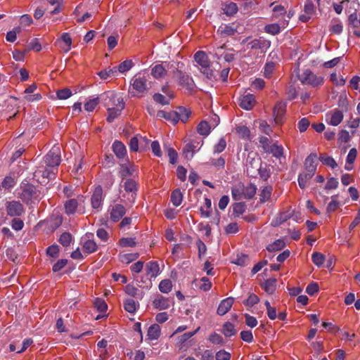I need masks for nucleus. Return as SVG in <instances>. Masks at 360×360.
Instances as JSON below:
<instances>
[{
	"label": "nucleus",
	"instance_id": "f257e3e1",
	"mask_svg": "<svg viewBox=\"0 0 360 360\" xmlns=\"http://www.w3.org/2000/svg\"><path fill=\"white\" fill-rule=\"evenodd\" d=\"M106 96L112 103L111 105H115L108 108V115L107 117V121L108 122H112L120 115L122 110L124 108V103L123 102V99L120 97H117L116 94L114 92L107 93Z\"/></svg>",
	"mask_w": 360,
	"mask_h": 360
},
{
	"label": "nucleus",
	"instance_id": "de8ad7c7",
	"mask_svg": "<svg viewBox=\"0 0 360 360\" xmlns=\"http://www.w3.org/2000/svg\"><path fill=\"white\" fill-rule=\"evenodd\" d=\"M58 172V168L48 167L42 172L44 178L52 179L55 178V174Z\"/></svg>",
	"mask_w": 360,
	"mask_h": 360
},
{
	"label": "nucleus",
	"instance_id": "09e8293b",
	"mask_svg": "<svg viewBox=\"0 0 360 360\" xmlns=\"http://www.w3.org/2000/svg\"><path fill=\"white\" fill-rule=\"evenodd\" d=\"M218 31H219L221 34L224 36L233 35L236 32V30L234 28L229 25H224V27L221 26L219 28Z\"/></svg>",
	"mask_w": 360,
	"mask_h": 360
},
{
	"label": "nucleus",
	"instance_id": "603ef678",
	"mask_svg": "<svg viewBox=\"0 0 360 360\" xmlns=\"http://www.w3.org/2000/svg\"><path fill=\"white\" fill-rule=\"evenodd\" d=\"M98 102L99 98L98 97L91 99L84 104V109L89 112L93 111L96 106L98 105Z\"/></svg>",
	"mask_w": 360,
	"mask_h": 360
},
{
	"label": "nucleus",
	"instance_id": "5701e85b",
	"mask_svg": "<svg viewBox=\"0 0 360 360\" xmlns=\"http://www.w3.org/2000/svg\"><path fill=\"white\" fill-rule=\"evenodd\" d=\"M166 74L167 70L162 64L155 65L151 70V75L156 79L163 77Z\"/></svg>",
	"mask_w": 360,
	"mask_h": 360
},
{
	"label": "nucleus",
	"instance_id": "423d86ee",
	"mask_svg": "<svg viewBox=\"0 0 360 360\" xmlns=\"http://www.w3.org/2000/svg\"><path fill=\"white\" fill-rule=\"evenodd\" d=\"M24 212L23 205L18 201L13 200L7 202L6 212L11 217H19Z\"/></svg>",
	"mask_w": 360,
	"mask_h": 360
},
{
	"label": "nucleus",
	"instance_id": "4be33fe9",
	"mask_svg": "<svg viewBox=\"0 0 360 360\" xmlns=\"http://www.w3.org/2000/svg\"><path fill=\"white\" fill-rule=\"evenodd\" d=\"M221 333L227 338L235 335L237 330L235 328L234 325L231 322H225L223 325Z\"/></svg>",
	"mask_w": 360,
	"mask_h": 360
},
{
	"label": "nucleus",
	"instance_id": "a878e982",
	"mask_svg": "<svg viewBox=\"0 0 360 360\" xmlns=\"http://www.w3.org/2000/svg\"><path fill=\"white\" fill-rule=\"evenodd\" d=\"M343 113L339 110H335L331 115L330 124L338 126L343 120Z\"/></svg>",
	"mask_w": 360,
	"mask_h": 360
},
{
	"label": "nucleus",
	"instance_id": "774afa93",
	"mask_svg": "<svg viewBox=\"0 0 360 360\" xmlns=\"http://www.w3.org/2000/svg\"><path fill=\"white\" fill-rule=\"evenodd\" d=\"M231 354L225 350H220L216 354V360H230Z\"/></svg>",
	"mask_w": 360,
	"mask_h": 360
},
{
	"label": "nucleus",
	"instance_id": "69168bd1",
	"mask_svg": "<svg viewBox=\"0 0 360 360\" xmlns=\"http://www.w3.org/2000/svg\"><path fill=\"white\" fill-rule=\"evenodd\" d=\"M153 99L155 102L160 103L162 105H169V99L166 98L165 96L160 94H155L153 95Z\"/></svg>",
	"mask_w": 360,
	"mask_h": 360
},
{
	"label": "nucleus",
	"instance_id": "bf43d9fd",
	"mask_svg": "<svg viewBox=\"0 0 360 360\" xmlns=\"http://www.w3.org/2000/svg\"><path fill=\"white\" fill-rule=\"evenodd\" d=\"M286 94L288 95V98L289 100H292L295 98H296L297 91V87L295 86V84H290L288 86Z\"/></svg>",
	"mask_w": 360,
	"mask_h": 360
},
{
	"label": "nucleus",
	"instance_id": "b1692460",
	"mask_svg": "<svg viewBox=\"0 0 360 360\" xmlns=\"http://www.w3.org/2000/svg\"><path fill=\"white\" fill-rule=\"evenodd\" d=\"M183 199V195L180 191V189L176 188L172 191L170 197V200L172 204L177 207L181 205Z\"/></svg>",
	"mask_w": 360,
	"mask_h": 360
},
{
	"label": "nucleus",
	"instance_id": "dca6fc26",
	"mask_svg": "<svg viewBox=\"0 0 360 360\" xmlns=\"http://www.w3.org/2000/svg\"><path fill=\"white\" fill-rule=\"evenodd\" d=\"M194 59L202 68H206L210 65L207 56L204 51H198L196 52L194 55Z\"/></svg>",
	"mask_w": 360,
	"mask_h": 360
},
{
	"label": "nucleus",
	"instance_id": "5fc2aeb1",
	"mask_svg": "<svg viewBox=\"0 0 360 360\" xmlns=\"http://www.w3.org/2000/svg\"><path fill=\"white\" fill-rule=\"evenodd\" d=\"M21 29L20 27L14 28L13 30L9 31L6 34V40L10 42H14L16 39V35L20 33Z\"/></svg>",
	"mask_w": 360,
	"mask_h": 360
},
{
	"label": "nucleus",
	"instance_id": "680f3d73",
	"mask_svg": "<svg viewBox=\"0 0 360 360\" xmlns=\"http://www.w3.org/2000/svg\"><path fill=\"white\" fill-rule=\"evenodd\" d=\"M61 40L65 44L66 48L64 49L65 52H68L70 49L72 44V39L68 33H63L61 36Z\"/></svg>",
	"mask_w": 360,
	"mask_h": 360
},
{
	"label": "nucleus",
	"instance_id": "4468645a",
	"mask_svg": "<svg viewBox=\"0 0 360 360\" xmlns=\"http://www.w3.org/2000/svg\"><path fill=\"white\" fill-rule=\"evenodd\" d=\"M252 49H269L271 45V42L269 40L255 39L249 43Z\"/></svg>",
	"mask_w": 360,
	"mask_h": 360
},
{
	"label": "nucleus",
	"instance_id": "e433bc0d",
	"mask_svg": "<svg viewBox=\"0 0 360 360\" xmlns=\"http://www.w3.org/2000/svg\"><path fill=\"white\" fill-rule=\"evenodd\" d=\"M83 249L86 253L90 254L97 250V245L94 240H88L84 243Z\"/></svg>",
	"mask_w": 360,
	"mask_h": 360
},
{
	"label": "nucleus",
	"instance_id": "6e6d98bb",
	"mask_svg": "<svg viewBox=\"0 0 360 360\" xmlns=\"http://www.w3.org/2000/svg\"><path fill=\"white\" fill-rule=\"evenodd\" d=\"M259 301V297L255 294H250L248 298L244 301V304L248 307H252Z\"/></svg>",
	"mask_w": 360,
	"mask_h": 360
},
{
	"label": "nucleus",
	"instance_id": "473e14b6",
	"mask_svg": "<svg viewBox=\"0 0 360 360\" xmlns=\"http://www.w3.org/2000/svg\"><path fill=\"white\" fill-rule=\"evenodd\" d=\"M285 245V242L281 239H278L276 240L274 243L269 244L266 249L269 252L278 251L282 250Z\"/></svg>",
	"mask_w": 360,
	"mask_h": 360
},
{
	"label": "nucleus",
	"instance_id": "7ed1b4c3",
	"mask_svg": "<svg viewBox=\"0 0 360 360\" xmlns=\"http://www.w3.org/2000/svg\"><path fill=\"white\" fill-rule=\"evenodd\" d=\"M262 160L255 153H249L246 160V171L248 176L255 178L258 175V168Z\"/></svg>",
	"mask_w": 360,
	"mask_h": 360
},
{
	"label": "nucleus",
	"instance_id": "49530a36",
	"mask_svg": "<svg viewBox=\"0 0 360 360\" xmlns=\"http://www.w3.org/2000/svg\"><path fill=\"white\" fill-rule=\"evenodd\" d=\"M246 205L245 202H236L233 205V214L237 215L242 214L245 211Z\"/></svg>",
	"mask_w": 360,
	"mask_h": 360
},
{
	"label": "nucleus",
	"instance_id": "a211bd4d",
	"mask_svg": "<svg viewBox=\"0 0 360 360\" xmlns=\"http://www.w3.org/2000/svg\"><path fill=\"white\" fill-rule=\"evenodd\" d=\"M153 306L159 310L168 309L169 307V300L160 295L153 300Z\"/></svg>",
	"mask_w": 360,
	"mask_h": 360
},
{
	"label": "nucleus",
	"instance_id": "052dcab7",
	"mask_svg": "<svg viewBox=\"0 0 360 360\" xmlns=\"http://www.w3.org/2000/svg\"><path fill=\"white\" fill-rule=\"evenodd\" d=\"M59 252V246L58 245H52L46 249V254L52 257H57Z\"/></svg>",
	"mask_w": 360,
	"mask_h": 360
},
{
	"label": "nucleus",
	"instance_id": "c85d7f7f",
	"mask_svg": "<svg viewBox=\"0 0 360 360\" xmlns=\"http://www.w3.org/2000/svg\"><path fill=\"white\" fill-rule=\"evenodd\" d=\"M257 187L255 185L250 184L243 191V195L246 199H251L256 193Z\"/></svg>",
	"mask_w": 360,
	"mask_h": 360
},
{
	"label": "nucleus",
	"instance_id": "ea45409f",
	"mask_svg": "<svg viewBox=\"0 0 360 360\" xmlns=\"http://www.w3.org/2000/svg\"><path fill=\"white\" fill-rule=\"evenodd\" d=\"M124 309L129 313H134L136 310V304L133 299H127L124 302Z\"/></svg>",
	"mask_w": 360,
	"mask_h": 360
},
{
	"label": "nucleus",
	"instance_id": "8fccbe9b",
	"mask_svg": "<svg viewBox=\"0 0 360 360\" xmlns=\"http://www.w3.org/2000/svg\"><path fill=\"white\" fill-rule=\"evenodd\" d=\"M116 72H117V68L115 67V68H111L109 70H101V72H99L98 73V75H99V77L101 79H105L108 77L114 75Z\"/></svg>",
	"mask_w": 360,
	"mask_h": 360
},
{
	"label": "nucleus",
	"instance_id": "37998d69",
	"mask_svg": "<svg viewBox=\"0 0 360 360\" xmlns=\"http://www.w3.org/2000/svg\"><path fill=\"white\" fill-rule=\"evenodd\" d=\"M133 66V62L131 60H126L122 62L119 66L117 68V70L121 73H124L129 70Z\"/></svg>",
	"mask_w": 360,
	"mask_h": 360
},
{
	"label": "nucleus",
	"instance_id": "c03bdc74",
	"mask_svg": "<svg viewBox=\"0 0 360 360\" xmlns=\"http://www.w3.org/2000/svg\"><path fill=\"white\" fill-rule=\"evenodd\" d=\"M56 96L58 99L64 100L70 98L72 96V91L68 88L58 90Z\"/></svg>",
	"mask_w": 360,
	"mask_h": 360
},
{
	"label": "nucleus",
	"instance_id": "6ab92c4d",
	"mask_svg": "<svg viewBox=\"0 0 360 360\" xmlns=\"http://www.w3.org/2000/svg\"><path fill=\"white\" fill-rule=\"evenodd\" d=\"M160 335V327L158 324L151 325L148 330V339L150 340H157Z\"/></svg>",
	"mask_w": 360,
	"mask_h": 360
},
{
	"label": "nucleus",
	"instance_id": "c9c22d12",
	"mask_svg": "<svg viewBox=\"0 0 360 360\" xmlns=\"http://www.w3.org/2000/svg\"><path fill=\"white\" fill-rule=\"evenodd\" d=\"M266 153H271L274 157L278 158L283 155V148L281 146H278L276 143L271 144Z\"/></svg>",
	"mask_w": 360,
	"mask_h": 360
},
{
	"label": "nucleus",
	"instance_id": "1a4fd4ad",
	"mask_svg": "<svg viewBox=\"0 0 360 360\" xmlns=\"http://www.w3.org/2000/svg\"><path fill=\"white\" fill-rule=\"evenodd\" d=\"M110 219L115 221H118L126 213L125 207L120 204H115L110 207Z\"/></svg>",
	"mask_w": 360,
	"mask_h": 360
},
{
	"label": "nucleus",
	"instance_id": "4d7b16f0",
	"mask_svg": "<svg viewBox=\"0 0 360 360\" xmlns=\"http://www.w3.org/2000/svg\"><path fill=\"white\" fill-rule=\"evenodd\" d=\"M330 79L336 86H344L346 82V79L342 77L338 79L335 72H333L330 75Z\"/></svg>",
	"mask_w": 360,
	"mask_h": 360
},
{
	"label": "nucleus",
	"instance_id": "9b49d317",
	"mask_svg": "<svg viewBox=\"0 0 360 360\" xmlns=\"http://www.w3.org/2000/svg\"><path fill=\"white\" fill-rule=\"evenodd\" d=\"M255 104V99L252 94H248L240 99L239 105L246 110H251Z\"/></svg>",
	"mask_w": 360,
	"mask_h": 360
},
{
	"label": "nucleus",
	"instance_id": "0e129e2a",
	"mask_svg": "<svg viewBox=\"0 0 360 360\" xmlns=\"http://www.w3.org/2000/svg\"><path fill=\"white\" fill-rule=\"evenodd\" d=\"M226 146V140L224 138H221L217 145H215L214 148V152L215 153H221Z\"/></svg>",
	"mask_w": 360,
	"mask_h": 360
},
{
	"label": "nucleus",
	"instance_id": "6e6552de",
	"mask_svg": "<svg viewBox=\"0 0 360 360\" xmlns=\"http://www.w3.org/2000/svg\"><path fill=\"white\" fill-rule=\"evenodd\" d=\"M36 193V188L34 186L31 184H26L24 186H22V192L20 194V198L23 202L27 203L35 197Z\"/></svg>",
	"mask_w": 360,
	"mask_h": 360
},
{
	"label": "nucleus",
	"instance_id": "a18cd8bd",
	"mask_svg": "<svg viewBox=\"0 0 360 360\" xmlns=\"http://www.w3.org/2000/svg\"><path fill=\"white\" fill-rule=\"evenodd\" d=\"M124 190L127 192H131V193H133V192L136 191V190H137L136 183L133 179H127L124 182Z\"/></svg>",
	"mask_w": 360,
	"mask_h": 360
},
{
	"label": "nucleus",
	"instance_id": "9d476101",
	"mask_svg": "<svg viewBox=\"0 0 360 360\" xmlns=\"http://www.w3.org/2000/svg\"><path fill=\"white\" fill-rule=\"evenodd\" d=\"M103 201V188L101 186H98L94 191L91 195V202L94 209L100 207Z\"/></svg>",
	"mask_w": 360,
	"mask_h": 360
},
{
	"label": "nucleus",
	"instance_id": "3c124183",
	"mask_svg": "<svg viewBox=\"0 0 360 360\" xmlns=\"http://www.w3.org/2000/svg\"><path fill=\"white\" fill-rule=\"evenodd\" d=\"M94 306L100 312H105L108 308L107 304L101 298H97L95 300Z\"/></svg>",
	"mask_w": 360,
	"mask_h": 360
},
{
	"label": "nucleus",
	"instance_id": "c756f323",
	"mask_svg": "<svg viewBox=\"0 0 360 360\" xmlns=\"http://www.w3.org/2000/svg\"><path fill=\"white\" fill-rule=\"evenodd\" d=\"M224 13L228 16H232L238 11V6L236 4L230 2L224 5L223 8Z\"/></svg>",
	"mask_w": 360,
	"mask_h": 360
},
{
	"label": "nucleus",
	"instance_id": "864d4df0",
	"mask_svg": "<svg viewBox=\"0 0 360 360\" xmlns=\"http://www.w3.org/2000/svg\"><path fill=\"white\" fill-rule=\"evenodd\" d=\"M119 244L122 247H134L136 243L133 238H122L120 240Z\"/></svg>",
	"mask_w": 360,
	"mask_h": 360
},
{
	"label": "nucleus",
	"instance_id": "2f4dec72",
	"mask_svg": "<svg viewBox=\"0 0 360 360\" xmlns=\"http://www.w3.org/2000/svg\"><path fill=\"white\" fill-rule=\"evenodd\" d=\"M198 132L202 136H207L210 132V126L206 121H201L197 127Z\"/></svg>",
	"mask_w": 360,
	"mask_h": 360
},
{
	"label": "nucleus",
	"instance_id": "aec40b11",
	"mask_svg": "<svg viewBox=\"0 0 360 360\" xmlns=\"http://www.w3.org/2000/svg\"><path fill=\"white\" fill-rule=\"evenodd\" d=\"M146 273L150 277H156L159 273L160 268L157 262H150L146 266Z\"/></svg>",
	"mask_w": 360,
	"mask_h": 360
},
{
	"label": "nucleus",
	"instance_id": "bb28decb",
	"mask_svg": "<svg viewBox=\"0 0 360 360\" xmlns=\"http://www.w3.org/2000/svg\"><path fill=\"white\" fill-rule=\"evenodd\" d=\"M271 172L270 168L264 164V167L262 166V164L258 168V175L263 181H267L268 179L271 176Z\"/></svg>",
	"mask_w": 360,
	"mask_h": 360
},
{
	"label": "nucleus",
	"instance_id": "393cba45",
	"mask_svg": "<svg viewBox=\"0 0 360 360\" xmlns=\"http://www.w3.org/2000/svg\"><path fill=\"white\" fill-rule=\"evenodd\" d=\"M285 112V105L282 103H278L274 108V115L277 122H278Z\"/></svg>",
	"mask_w": 360,
	"mask_h": 360
},
{
	"label": "nucleus",
	"instance_id": "412c9836",
	"mask_svg": "<svg viewBox=\"0 0 360 360\" xmlns=\"http://www.w3.org/2000/svg\"><path fill=\"white\" fill-rule=\"evenodd\" d=\"M176 112L178 116L177 121L179 122L181 120L182 122H186L191 114V112L189 110L183 106L178 107Z\"/></svg>",
	"mask_w": 360,
	"mask_h": 360
},
{
	"label": "nucleus",
	"instance_id": "79ce46f5",
	"mask_svg": "<svg viewBox=\"0 0 360 360\" xmlns=\"http://www.w3.org/2000/svg\"><path fill=\"white\" fill-rule=\"evenodd\" d=\"M319 160L321 162L326 166H328L333 169L335 168L338 166L335 160L330 156H320Z\"/></svg>",
	"mask_w": 360,
	"mask_h": 360
},
{
	"label": "nucleus",
	"instance_id": "0eeeda50",
	"mask_svg": "<svg viewBox=\"0 0 360 360\" xmlns=\"http://www.w3.org/2000/svg\"><path fill=\"white\" fill-rule=\"evenodd\" d=\"M44 161L48 167L58 168L60 163V156L55 150H51L45 156Z\"/></svg>",
	"mask_w": 360,
	"mask_h": 360
},
{
	"label": "nucleus",
	"instance_id": "cd10ccee",
	"mask_svg": "<svg viewBox=\"0 0 360 360\" xmlns=\"http://www.w3.org/2000/svg\"><path fill=\"white\" fill-rule=\"evenodd\" d=\"M77 206H78V202H77V200H75V199L68 200L65 203V212L68 214H73L76 211Z\"/></svg>",
	"mask_w": 360,
	"mask_h": 360
},
{
	"label": "nucleus",
	"instance_id": "f8f14e48",
	"mask_svg": "<svg viewBox=\"0 0 360 360\" xmlns=\"http://www.w3.org/2000/svg\"><path fill=\"white\" fill-rule=\"evenodd\" d=\"M233 304V298H232V297H227V298L223 300L220 302V304L217 308V314H219V316H223L225 314H226L231 308Z\"/></svg>",
	"mask_w": 360,
	"mask_h": 360
},
{
	"label": "nucleus",
	"instance_id": "f704fd0d",
	"mask_svg": "<svg viewBox=\"0 0 360 360\" xmlns=\"http://www.w3.org/2000/svg\"><path fill=\"white\" fill-rule=\"evenodd\" d=\"M139 257V253H127L120 255V260L122 263L129 264L136 260Z\"/></svg>",
	"mask_w": 360,
	"mask_h": 360
},
{
	"label": "nucleus",
	"instance_id": "72a5a7b5",
	"mask_svg": "<svg viewBox=\"0 0 360 360\" xmlns=\"http://www.w3.org/2000/svg\"><path fill=\"white\" fill-rule=\"evenodd\" d=\"M272 187L271 186H265L261 191L259 194V200L261 202H264L267 201L271 194Z\"/></svg>",
	"mask_w": 360,
	"mask_h": 360
},
{
	"label": "nucleus",
	"instance_id": "7c9ffc66",
	"mask_svg": "<svg viewBox=\"0 0 360 360\" xmlns=\"http://www.w3.org/2000/svg\"><path fill=\"white\" fill-rule=\"evenodd\" d=\"M276 278H269V279H267L264 285H263V288L264 290L269 293V294H272L275 290H276Z\"/></svg>",
	"mask_w": 360,
	"mask_h": 360
},
{
	"label": "nucleus",
	"instance_id": "13d9d810",
	"mask_svg": "<svg viewBox=\"0 0 360 360\" xmlns=\"http://www.w3.org/2000/svg\"><path fill=\"white\" fill-rule=\"evenodd\" d=\"M209 340L212 343L217 345H223L224 342L223 338L216 333H213L210 335Z\"/></svg>",
	"mask_w": 360,
	"mask_h": 360
},
{
	"label": "nucleus",
	"instance_id": "58836bf2",
	"mask_svg": "<svg viewBox=\"0 0 360 360\" xmlns=\"http://www.w3.org/2000/svg\"><path fill=\"white\" fill-rule=\"evenodd\" d=\"M172 281L169 279L162 280L159 285V289L163 293L169 292L172 290Z\"/></svg>",
	"mask_w": 360,
	"mask_h": 360
},
{
	"label": "nucleus",
	"instance_id": "ddd939ff",
	"mask_svg": "<svg viewBox=\"0 0 360 360\" xmlns=\"http://www.w3.org/2000/svg\"><path fill=\"white\" fill-rule=\"evenodd\" d=\"M299 79L304 84H310L312 87L315 86V75L309 70H306L301 76L297 75Z\"/></svg>",
	"mask_w": 360,
	"mask_h": 360
},
{
	"label": "nucleus",
	"instance_id": "2eb2a0df",
	"mask_svg": "<svg viewBox=\"0 0 360 360\" xmlns=\"http://www.w3.org/2000/svg\"><path fill=\"white\" fill-rule=\"evenodd\" d=\"M200 144V142L197 140H193L190 143H187L184 148V154L186 158H192L193 156V150L198 148Z\"/></svg>",
	"mask_w": 360,
	"mask_h": 360
},
{
	"label": "nucleus",
	"instance_id": "20e7f679",
	"mask_svg": "<svg viewBox=\"0 0 360 360\" xmlns=\"http://www.w3.org/2000/svg\"><path fill=\"white\" fill-rule=\"evenodd\" d=\"M174 77L178 80L179 84L185 88L189 94L194 90L195 83L188 74L176 69L174 71Z\"/></svg>",
	"mask_w": 360,
	"mask_h": 360
},
{
	"label": "nucleus",
	"instance_id": "f03ea898",
	"mask_svg": "<svg viewBox=\"0 0 360 360\" xmlns=\"http://www.w3.org/2000/svg\"><path fill=\"white\" fill-rule=\"evenodd\" d=\"M315 155L310 154L304 162V171L299 175V186L304 188L307 186L308 181L313 177L315 174Z\"/></svg>",
	"mask_w": 360,
	"mask_h": 360
},
{
	"label": "nucleus",
	"instance_id": "338daca9",
	"mask_svg": "<svg viewBox=\"0 0 360 360\" xmlns=\"http://www.w3.org/2000/svg\"><path fill=\"white\" fill-rule=\"evenodd\" d=\"M15 184V179L11 176H6L1 184V187L9 188L13 187Z\"/></svg>",
	"mask_w": 360,
	"mask_h": 360
},
{
	"label": "nucleus",
	"instance_id": "a19ab883",
	"mask_svg": "<svg viewBox=\"0 0 360 360\" xmlns=\"http://www.w3.org/2000/svg\"><path fill=\"white\" fill-rule=\"evenodd\" d=\"M264 30L269 34L276 35L281 32V27L278 24L276 23L269 24L265 26Z\"/></svg>",
	"mask_w": 360,
	"mask_h": 360
},
{
	"label": "nucleus",
	"instance_id": "39448f33",
	"mask_svg": "<svg viewBox=\"0 0 360 360\" xmlns=\"http://www.w3.org/2000/svg\"><path fill=\"white\" fill-rule=\"evenodd\" d=\"M131 80L133 88L139 93H143L150 87V82L144 76H135Z\"/></svg>",
	"mask_w": 360,
	"mask_h": 360
},
{
	"label": "nucleus",
	"instance_id": "f3484780",
	"mask_svg": "<svg viewBox=\"0 0 360 360\" xmlns=\"http://www.w3.org/2000/svg\"><path fill=\"white\" fill-rule=\"evenodd\" d=\"M112 150L118 158H122L126 154L125 146L119 141H115L112 144Z\"/></svg>",
	"mask_w": 360,
	"mask_h": 360
},
{
	"label": "nucleus",
	"instance_id": "4c0bfd02",
	"mask_svg": "<svg viewBox=\"0 0 360 360\" xmlns=\"http://www.w3.org/2000/svg\"><path fill=\"white\" fill-rule=\"evenodd\" d=\"M72 235L68 232H65L62 233L59 238L58 242L64 247H68L70 245L72 241Z\"/></svg>",
	"mask_w": 360,
	"mask_h": 360
},
{
	"label": "nucleus",
	"instance_id": "e2e57ef3",
	"mask_svg": "<svg viewBox=\"0 0 360 360\" xmlns=\"http://www.w3.org/2000/svg\"><path fill=\"white\" fill-rule=\"evenodd\" d=\"M236 131L238 134L243 139L249 138L250 131L249 129L245 126H240L236 128Z\"/></svg>",
	"mask_w": 360,
	"mask_h": 360
}]
</instances>
